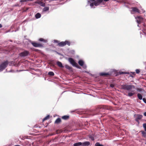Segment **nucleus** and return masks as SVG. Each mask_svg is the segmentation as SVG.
<instances>
[{
	"label": "nucleus",
	"mask_w": 146,
	"mask_h": 146,
	"mask_svg": "<svg viewBox=\"0 0 146 146\" xmlns=\"http://www.w3.org/2000/svg\"><path fill=\"white\" fill-rule=\"evenodd\" d=\"M94 3H92L90 4V5L91 7H93V6H94Z\"/></svg>",
	"instance_id": "nucleus-38"
},
{
	"label": "nucleus",
	"mask_w": 146,
	"mask_h": 146,
	"mask_svg": "<svg viewBox=\"0 0 146 146\" xmlns=\"http://www.w3.org/2000/svg\"><path fill=\"white\" fill-rule=\"evenodd\" d=\"M61 122V119L59 118H58L55 121V123L58 124Z\"/></svg>",
	"instance_id": "nucleus-20"
},
{
	"label": "nucleus",
	"mask_w": 146,
	"mask_h": 146,
	"mask_svg": "<svg viewBox=\"0 0 146 146\" xmlns=\"http://www.w3.org/2000/svg\"><path fill=\"white\" fill-rule=\"evenodd\" d=\"M39 40L40 41H43L44 42H46L47 41V40H45L44 38H40L39 39Z\"/></svg>",
	"instance_id": "nucleus-26"
},
{
	"label": "nucleus",
	"mask_w": 146,
	"mask_h": 146,
	"mask_svg": "<svg viewBox=\"0 0 146 146\" xmlns=\"http://www.w3.org/2000/svg\"><path fill=\"white\" fill-rule=\"evenodd\" d=\"M69 118V116L68 115H64L62 117V118L64 120H67Z\"/></svg>",
	"instance_id": "nucleus-17"
},
{
	"label": "nucleus",
	"mask_w": 146,
	"mask_h": 146,
	"mask_svg": "<svg viewBox=\"0 0 146 146\" xmlns=\"http://www.w3.org/2000/svg\"><path fill=\"white\" fill-rule=\"evenodd\" d=\"M110 86L111 88H113L114 87V85L113 84H111L110 85Z\"/></svg>",
	"instance_id": "nucleus-43"
},
{
	"label": "nucleus",
	"mask_w": 146,
	"mask_h": 146,
	"mask_svg": "<svg viewBox=\"0 0 146 146\" xmlns=\"http://www.w3.org/2000/svg\"><path fill=\"white\" fill-rule=\"evenodd\" d=\"M98 109L100 110V111H101L102 109L109 110L110 109V107L106 106H99Z\"/></svg>",
	"instance_id": "nucleus-6"
},
{
	"label": "nucleus",
	"mask_w": 146,
	"mask_h": 146,
	"mask_svg": "<svg viewBox=\"0 0 146 146\" xmlns=\"http://www.w3.org/2000/svg\"><path fill=\"white\" fill-rule=\"evenodd\" d=\"M129 74V73L124 72H119V74Z\"/></svg>",
	"instance_id": "nucleus-35"
},
{
	"label": "nucleus",
	"mask_w": 146,
	"mask_h": 146,
	"mask_svg": "<svg viewBox=\"0 0 146 146\" xmlns=\"http://www.w3.org/2000/svg\"><path fill=\"white\" fill-rule=\"evenodd\" d=\"M142 117L143 116L142 115L137 114L136 115L135 120L138 123H139V120L141 119Z\"/></svg>",
	"instance_id": "nucleus-7"
},
{
	"label": "nucleus",
	"mask_w": 146,
	"mask_h": 146,
	"mask_svg": "<svg viewBox=\"0 0 146 146\" xmlns=\"http://www.w3.org/2000/svg\"><path fill=\"white\" fill-rule=\"evenodd\" d=\"M41 15L39 13H37L35 15V18L36 19H38L40 17Z\"/></svg>",
	"instance_id": "nucleus-21"
},
{
	"label": "nucleus",
	"mask_w": 146,
	"mask_h": 146,
	"mask_svg": "<svg viewBox=\"0 0 146 146\" xmlns=\"http://www.w3.org/2000/svg\"><path fill=\"white\" fill-rule=\"evenodd\" d=\"M143 33L146 35V29H143Z\"/></svg>",
	"instance_id": "nucleus-40"
},
{
	"label": "nucleus",
	"mask_w": 146,
	"mask_h": 146,
	"mask_svg": "<svg viewBox=\"0 0 146 146\" xmlns=\"http://www.w3.org/2000/svg\"><path fill=\"white\" fill-rule=\"evenodd\" d=\"M142 90L143 89L141 88H138L137 89V90L139 91V92H141Z\"/></svg>",
	"instance_id": "nucleus-36"
},
{
	"label": "nucleus",
	"mask_w": 146,
	"mask_h": 146,
	"mask_svg": "<svg viewBox=\"0 0 146 146\" xmlns=\"http://www.w3.org/2000/svg\"><path fill=\"white\" fill-rule=\"evenodd\" d=\"M131 9H132V11L138 13H139V10L137 7H132L131 8Z\"/></svg>",
	"instance_id": "nucleus-12"
},
{
	"label": "nucleus",
	"mask_w": 146,
	"mask_h": 146,
	"mask_svg": "<svg viewBox=\"0 0 146 146\" xmlns=\"http://www.w3.org/2000/svg\"><path fill=\"white\" fill-rule=\"evenodd\" d=\"M137 97L140 100H141L142 99V96L141 94L138 93L137 94Z\"/></svg>",
	"instance_id": "nucleus-23"
},
{
	"label": "nucleus",
	"mask_w": 146,
	"mask_h": 146,
	"mask_svg": "<svg viewBox=\"0 0 146 146\" xmlns=\"http://www.w3.org/2000/svg\"><path fill=\"white\" fill-rule=\"evenodd\" d=\"M82 143L80 142H78L75 143L74 144V146H79L82 145Z\"/></svg>",
	"instance_id": "nucleus-18"
},
{
	"label": "nucleus",
	"mask_w": 146,
	"mask_h": 146,
	"mask_svg": "<svg viewBox=\"0 0 146 146\" xmlns=\"http://www.w3.org/2000/svg\"><path fill=\"white\" fill-rule=\"evenodd\" d=\"M142 99L144 102L146 104V99L145 98H143Z\"/></svg>",
	"instance_id": "nucleus-42"
},
{
	"label": "nucleus",
	"mask_w": 146,
	"mask_h": 146,
	"mask_svg": "<svg viewBox=\"0 0 146 146\" xmlns=\"http://www.w3.org/2000/svg\"><path fill=\"white\" fill-rule=\"evenodd\" d=\"M96 0H90V1L92 2H94Z\"/></svg>",
	"instance_id": "nucleus-44"
},
{
	"label": "nucleus",
	"mask_w": 146,
	"mask_h": 146,
	"mask_svg": "<svg viewBox=\"0 0 146 146\" xmlns=\"http://www.w3.org/2000/svg\"><path fill=\"white\" fill-rule=\"evenodd\" d=\"M100 75L102 76H107L110 75L109 73L102 72L100 73Z\"/></svg>",
	"instance_id": "nucleus-13"
},
{
	"label": "nucleus",
	"mask_w": 146,
	"mask_h": 146,
	"mask_svg": "<svg viewBox=\"0 0 146 146\" xmlns=\"http://www.w3.org/2000/svg\"><path fill=\"white\" fill-rule=\"evenodd\" d=\"M144 115H145V116H146V112H145V113H144Z\"/></svg>",
	"instance_id": "nucleus-45"
},
{
	"label": "nucleus",
	"mask_w": 146,
	"mask_h": 146,
	"mask_svg": "<svg viewBox=\"0 0 146 146\" xmlns=\"http://www.w3.org/2000/svg\"><path fill=\"white\" fill-rule=\"evenodd\" d=\"M62 130L61 129L60 130H58L56 131L57 134H59V133H61L62 132Z\"/></svg>",
	"instance_id": "nucleus-31"
},
{
	"label": "nucleus",
	"mask_w": 146,
	"mask_h": 146,
	"mask_svg": "<svg viewBox=\"0 0 146 146\" xmlns=\"http://www.w3.org/2000/svg\"><path fill=\"white\" fill-rule=\"evenodd\" d=\"M50 117L49 115H47V116H46V117H45L43 119V121H45L46 120H47L49 119Z\"/></svg>",
	"instance_id": "nucleus-25"
},
{
	"label": "nucleus",
	"mask_w": 146,
	"mask_h": 146,
	"mask_svg": "<svg viewBox=\"0 0 146 146\" xmlns=\"http://www.w3.org/2000/svg\"><path fill=\"white\" fill-rule=\"evenodd\" d=\"M135 94V93L133 90L131 92L128 93L127 95L128 96L131 97L132 96Z\"/></svg>",
	"instance_id": "nucleus-16"
},
{
	"label": "nucleus",
	"mask_w": 146,
	"mask_h": 146,
	"mask_svg": "<svg viewBox=\"0 0 146 146\" xmlns=\"http://www.w3.org/2000/svg\"><path fill=\"white\" fill-rule=\"evenodd\" d=\"M31 44L35 47H41L43 46L42 44L36 42H31Z\"/></svg>",
	"instance_id": "nucleus-9"
},
{
	"label": "nucleus",
	"mask_w": 146,
	"mask_h": 146,
	"mask_svg": "<svg viewBox=\"0 0 146 146\" xmlns=\"http://www.w3.org/2000/svg\"><path fill=\"white\" fill-rule=\"evenodd\" d=\"M129 74H130V76L132 77H133V76H134L135 75V72H131L130 73H129Z\"/></svg>",
	"instance_id": "nucleus-24"
},
{
	"label": "nucleus",
	"mask_w": 146,
	"mask_h": 146,
	"mask_svg": "<svg viewBox=\"0 0 146 146\" xmlns=\"http://www.w3.org/2000/svg\"><path fill=\"white\" fill-rule=\"evenodd\" d=\"M94 146H104L102 145L99 142H97L96 143L95 145Z\"/></svg>",
	"instance_id": "nucleus-29"
},
{
	"label": "nucleus",
	"mask_w": 146,
	"mask_h": 146,
	"mask_svg": "<svg viewBox=\"0 0 146 146\" xmlns=\"http://www.w3.org/2000/svg\"><path fill=\"white\" fill-rule=\"evenodd\" d=\"M143 127L144 128L145 131H146V123H145L143 124Z\"/></svg>",
	"instance_id": "nucleus-33"
},
{
	"label": "nucleus",
	"mask_w": 146,
	"mask_h": 146,
	"mask_svg": "<svg viewBox=\"0 0 146 146\" xmlns=\"http://www.w3.org/2000/svg\"><path fill=\"white\" fill-rule=\"evenodd\" d=\"M65 68H66V69L70 70L72 69V67H71L70 66L68 65H66L65 66Z\"/></svg>",
	"instance_id": "nucleus-27"
},
{
	"label": "nucleus",
	"mask_w": 146,
	"mask_h": 146,
	"mask_svg": "<svg viewBox=\"0 0 146 146\" xmlns=\"http://www.w3.org/2000/svg\"><path fill=\"white\" fill-rule=\"evenodd\" d=\"M136 73L138 74L140 72V70L139 69H136L135 70Z\"/></svg>",
	"instance_id": "nucleus-39"
},
{
	"label": "nucleus",
	"mask_w": 146,
	"mask_h": 146,
	"mask_svg": "<svg viewBox=\"0 0 146 146\" xmlns=\"http://www.w3.org/2000/svg\"><path fill=\"white\" fill-rule=\"evenodd\" d=\"M62 130L61 129L60 130H58L56 131L57 134H59V133H61L62 132Z\"/></svg>",
	"instance_id": "nucleus-32"
},
{
	"label": "nucleus",
	"mask_w": 146,
	"mask_h": 146,
	"mask_svg": "<svg viewBox=\"0 0 146 146\" xmlns=\"http://www.w3.org/2000/svg\"><path fill=\"white\" fill-rule=\"evenodd\" d=\"M90 144V143L89 141H85L82 143V146H88Z\"/></svg>",
	"instance_id": "nucleus-15"
},
{
	"label": "nucleus",
	"mask_w": 146,
	"mask_h": 146,
	"mask_svg": "<svg viewBox=\"0 0 146 146\" xmlns=\"http://www.w3.org/2000/svg\"><path fill=\"white\" fill-rule=\"evenodd\" d=\"M78 63L79 65L81 66H83V67L85 69L86 68V65H84V62L82 60H80L78 62Z\"/></svg>",
	"instance_id": "nucleus-10"
},
{
	"label": "nucleus",
	"mask_w": 146,
	"mask_h": 146,
	"mask_svg": "<svg viewBox=\"0 0 146 146\" xmlns=\"http://www.w3.org/2000/svg\"><path fill=\"white\" fill-rule=\"evenodd\" d=\"M33 0H28V1H32Z\"/></svg>",
	"instance_id": "nucleus-47"
},
{
	"label": "nucleus",
	"mask_w": 146,
	"mask_h": 146,
	"mask_svg": "<svg viewBox=\"0 0 146 146\" xmlns=\"http://www.w3.org/2000/svg\"><path fill=\"white\" fill-rule=\"evenodd\" d=\"M36 3L40 5L41 6L44 7L45 5V4L44 3L41 1H36Z\"/></svg>",
	"instance_id": "nucleus-14"
},
{
	"label": "nucleus",
	"mask_w": 146,
	"mask_h": 146,
	"mask_svg": "<svg viewBox=\"0 0 146 146\" xmlns=\"http://www.w3.org/2000/svg\"><path fill=\"white\" fill-rule=\"evenodd\" d=\"M29 54V52L27 50H24V51L19 54V55L21 57H25L27 56Z\"/></svg>",
	"instance_id": "nucleus-5"
},
{
	"label": "nucleus",
	"mask_w": 146,
	"mask_h": 146,
	"mask_svg": "<svg viewBox=\"0 0 146 146\" xmlns=\"http://www.w3.org/2000/svg\"><path fill=\"white\" fill-rule=\"evenodd\" d=\"M143 136L144 137H146V132L144 131H141Z\"/></svg>",
	"instance_id": "nucleus-28"
},
{
	"label": "nucleus",
	"mask_w": 146,
	"mask_h": 146,
	"mask_svg": "<svg viewBox=\"0 0 146 146\" xmlns=\"http://www.w3.org/2000/svg\"><path fill=\"white\" fill-rule=\"evenodd\" d=\"M28 0H21L20 1V2H25L28 1Z\"/></svg>",
	"instance_id": "nucleus-37"
},
{
	"label": "nucleus",
	"mask_w": 146,
	"mask_h": 146,
	"mask_svg": "<svg viewBox=\"0 0 146 146\" xmlns=\"http://www.w3.org/2000/svg\"><path fill=\"white\" fill-rule=\"evenodd\" d=\"M135 87L133 85H122L121 88L128 91H130L132 89H134Z\"/></svg>",
	"instance_id": "nucleus-1"
},
{
	"label": "nucleus",
	"mask_w": 146,
	"mask_h": 146,
	"mask_svg": "<svg viewBox=\"0 0 146 146\" xmlns=\"http://www.w3.org/2000/svg\"><path fill=\"white\" fill-rule=\"evenodd\" d=\"M89 138L92 141H94V137L92 135H90L89 136Z\"/></svg>",
	"instance_id": "nucleus-34"
},
{
	"label": "nucleus",
	"mask_w": 146,
	"mask_h": 146,
	"mask_svg": "<svg viewBox=\"0 0 146 146\" xmlns=\"http://www.w3.org/2000/svg\"><path fill=\"white\" fill-rule=\"evenodd\" d=\"M66 44L69 46H70V42L69 41L66 40L65 41H62L58 43V45L59 46L62 47L65 46Z\"/></svg>",
	"instance_id": "nucleus-4"
},
{
	"label": "nucleus",
	"mask_w": 146,
	"mask_h": 146,
	"mask_svg": "<svg viewBox=\"0 0 146 146\" xmlns=\"http://www.w3.org/2000/svg\"><path fill=\"white\" fill-rule=\"evenodd\" d=\"M9 62L8 60L4 61L0 65V71H1L5 69L8 65Z\"/></svg>",
	"instance_id": "nucleus-2"
},
{
	"label": "nucleus",
	"mask_w": 146,
	"mask_h": 146,
	"mask_svg": "<svg viewBox=\"0 0 146 146\" xmlns=\"http://www.w3.org/2000/svg\"><path fill=\"white\" fill-rule=\"evenodd\" d=\"M57 65L60 67L63 68V66L62 63L61 62L58 61L57 62Z\"/></svg>",
	"instance_id": "nucleus-19"
},
{
	"label": "nucleus",
	"mask_w": 146,
	"mask_h": 146,
	"mask_svg": "<svg viewBox=\"0 0 146 146\" xmlns=\"http://www.w3.org/2000/svg\"><path fill=\"white\" fill-rule=\"evenodd\" d=\"M54 43H59L58 41L56 40H54Z\"/></svg>",
	"instance_id": "nucleus-41"
},
{
	"label": "nucleus",
	"mask_w": 146,
	"mask_h": 146,
	"mask_svg": "<svg viewBox=\"0 0 146 146\" xmlns=\"http://www.w3.org/2000/svg\"><path fill=\"white\" fill-rule=\"evenodd\" d=\"M103 0H96L94 2V5L95 6H97L100 5L103 2Z\"/></svg>",
	"instance_id": "nucleus-8"
},
{
	"label": "nucleus",
	"mask_w": 146,
	"mask_h": 146,
	"mask_svg": "<svg viewBox=\"0 0 146 146\" xmlns=\"http://www.w3.org/2000/svg\"><path fill=\"white\" fill-rule=\"evenodd\" d=\"M137 22L139 24H140L143 21V19L140 16L137 17Z\"/></svg>",
	"instance_id": "nucleus-11"
},
{
	"label": "nucleus",
	"mask_w": 146,
	"mask_h": 146,
	"mask_svg": "<svg viewBox=\"0 0 146 146\" xmlns=\"http://www.w3.org/2000/svg\"><path fill=\"white\" fill-rule=\"evenodd\" d=\"M2 25L1 24H0V28L2 27Z\"/></svg>",
	"instance_id": "nucleus-46"
},
{
	"label": "nucleus",
	"mask_w": 146,
	"mask_h": 146,
	"mask_svg": "<svg viewBox=\"0 0 146 146\" xmlns=\"http://www.w3.org/2000/svg\"><path fill=\"white\" fill-rule=\"evenodd\" d=\"M48 75L50 76H53L54 75V73L52 71L49 72L48 73Z\"/></svg>",
	"instance_id": "nucleus-22"
},
{
	"label": "nucleus",
	"mask_w": 146,
	"mask_h": 146,
	"mask_svg": "<svg viewBox=\"0 0 146 146\" xmlns=\"http://www.w3.org/2000/svg\"><path fill=\"white\" fill-rule=\"evenodd\" d=\"M49 10V7H45L43 9V11H46Z\"/></svg>",
	"instance_id": "nucleus-30"
},
{
	"label": "nucleus",
	"mask_w": 146,
	"mask_h": 146,
	"mask_svg": "<svg viewBox=\"0 0 146 146\" xmlns=\"http://www.w3.org/2000/svg\"><path fill=\"white\" fill-rule=\"evenodd\" d=\"M69 62L74 66H75L76 68L81 69V68L78 64L74 61V60L72 58H69L68 59Z\"/></svg>",
	"instance_id": "nucleus-3"
}]
</instances>
